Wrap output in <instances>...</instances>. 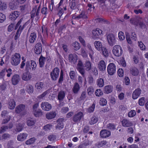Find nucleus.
Instances as JSON below:
<instances>
[{
    "mask_svg": "<svg viewBox=\"0 0 148 148\" xmlns=\"http://www.w3.org/2000/svg\"><path fill=\"white\" fill-rule=\"evenodd\" d=\"M21 56L19 53H16L13 55L11 58L10 62L13 66H17L20 63Z\"/></svg>",
    "mask_w": 148,
    "mask_h": 148,
    "instance_id": "nucleus-1",
    "label": "nucleus"
},
{
    "mask_svg": "<svg viewBox=\"0 0 148 148\" xmlns=\"http://www.w3.org/2000/svg\"><path fill=\"white\" fill-rule=\"evenodd\" d=\"M23 20V18H21L17 22L15 27L14 29L15 30L17 29L18 28L17 31L19 32L20 33H21L24 27L26 25V23H22Z\"/></svg>",
    "mask_w": 148,
    "mask_h": 148,
    "instance_id": "nucleus-2",
    "label": "nucleus"
},
{
    "mask_svg": "<svg viewBox=\"0 0 148 148\" xmlns=\"http://www.w3.org/2000/svg\"><path fill=\"white\" fill-rule=\"evenodd\" d=\"M122 49L120 46L116 45L113 48L112 52L114 56L117 57L121 56L122 53Z\"/></svg>",
    "mask_w": 148,
    "mask_h": 148,
    "instance_id": "nucleus-3",
    "label": "nucleus"
},
{
    "mask_svg": "<svg viewBox=\"0 0 148 148\" xmlns=\"http://www.w3.org/2000/svg\"><path fill=\"white\" fill-rule=\"evenodd\" d=\"M83 65L82 62L81 60H79L76 67V68L78 72L82 75L83 77L85 76V71L83 68Z\"/></svg>",
    "mask_w": 148,
    "mask_h": 148,
    "instance_id": "nucleus-4",
    "label": "nucleus"
},
{
    "mask_svg": "<svg viewBox=\"0 0 148 148\" xmlns=\"http://www.w3.org/2000/svg\"><path fill=\"white\" fill-rule=\"evenodd\" d=\"M107 71L108 74L110 75H113L116 72V67L115 65L113 63H110L107 67Z\"/></svg>",
    "mask_w": 148,
    "mask_h": 148,
    "instance_id": "nucleus-5",
    "label": "nucleus"
},
{
    "mask_svg": "<svg viewBox=\"0 0 148 148\" xmlns=\"http://www.w3.org/2000/svg\"><path fill=\"white\" fill-rule=\"evenodd\" d=\"M60 70L57 67L55 68L50 73V75L52 79L55 81L58 77Z\"/></svg>",
    "mask_w": 148,
    "mask_h": 148,
    "instance_id": "nucleus-6",
    "label": "nucleus"
},
{
    "mask_svg": "<svg viewBox=\"0 0 148 148\" xmlns=\"http://www.w3.org/2000/svg\"><path fill=\"white\" fill-rule=\"evenodd\" d=\"M84 116L83 113L79 112L74 115L72 120L74 122H79Z\"/></svg>",
    "mask_w": 148,
    "mask_h": 148,
    "instance_id": "nucleus-7",
    "label": "nucleus"
},
{
    "mask_svg": "<svg viewBox=\"0 0 148 148\" xmlns=\"http://www.w3.org/2000/svg\"><path fill=\"white\" fill-rule=\"evenodd\" d=\"M102 31L99 28H97L93 30L92 31V38L94 39H96L99 38V36L102 34Z\"/></svg>",
    "mask_w": 148,
    "mask_h": 148,
    "instance_id": "nucleus-8",
    "label": "nucleus"
},
{
    "mask_svg": "<svg viewBox=\"0 0 148 148\" xmlns=\"http://www.w3.org/2000/svg\"><path fill=\"white\" fill-rule=\"evenodd\" d=\"M107 38L108 43L110 45H113L115 43V36L113 34H109L107 36Z\"/></svg>",
    "mask_w": 148,
    "mask_h": 148,
    "instance_id": "nucleus-9",
    "label": "nucleus"
},
{
    "mask_svg": "<svg viewBox=\"0 0 148 148\" xmlns=\"http://www.w3.org/2000/svg\"><path fill=\"white\" fill-rule=\"evenodd\" d=\"M64 121V119L63 118H60L57 121V124L55 126V128L57 130H60L63 128L64 125L63 122Z\"/></svg>",
    "mask_w": 148,
    "mask_h": 148,
    "instance_id": "nucleus-10",
    "label": "nucleus"
},
{
    "mask_svg": "<svg viewBox=\"0 0 148 148\" xmlns=\"http://www.w3.org/2000/svg\"><path fill=\"white\" fill-rule=\"evenodd\" d=\"M77 60V56L75 53L69 54V60L71 64H74Z\"/></svg>",
    "mask_w": 148,
    "mask_h": 148,
    "instance_id": "nucleus-11",
    "label": "nucleus"
},
{
    "mask_svg": "<svg viewBox=\"0 0 148 148\" xmlns=\"http://www.w3.org/2000/svg\"><path fill=\"white\" fill-rule=\"evenodd\" d=\"M42 44L40 43H36L35 45L34 51L36 54H40L42 51Z\"/></svg>",
    "mask_w": 148,
    "mask_h": 148,
    "instance_id": "nucleus-12",
    "label": "nucleus"
},
{
    "mask_svg": "<svg viewBox=\"0 0 148 148\" xmlns=\"http://www.w3.org/2000/svg\"><path fill=\"white\" fill-rule=\"evenodd\" d=\"M41 107L43 110L47 111H49L52 108L51 104L47 102L42 103Z\"/></svg>",
    "mask_w": 148,
    "mask_h": 148,
    "instance_id": "nucleus-13",
    "label": "nucleus"
},
{
    "mask_svg": "<svg viewBox=\"0 0 148 148\" xmlns=\"http://www.w3.org/2000/svg\"><path fill=\"white\" fill-rule=\"evenodd\" d=\"M97 67L99 70L101 71H103L106 69V64L104 60L100 61L98 64Z\"/></svg>",
    "mask_w": 148,
    "mask_h": 148,
    "instance_id": "nucleus-14",
    "label": "nucleus"
},
{
    "mask_svg": "<svg viewBox=\"0 0 148 148\" xmlns=\"http://www.w3.org/2000/svg\"><path fill=\"white\" fill-rule=\"evenodd\" d=\"M20 80V76L18 74H15L12 77L11 81L13 85H15L17 84Z\"/></svg>",
    "mask_w": 148,
    "mask_h": 148,
    "instance_id": "nucleus-15",
    "label": "nucleus"
},
{
    "mask_svg": "<svg viewBox=\"0 0 148 148\" xmlns=\"http://www.w3.org/2000/svg\"><path fill=\"white\" fill-rule=\"evenodd\" d=\"M141 90L140 88H137L133 92L132 98L134 99H136L139 96L141 93Z\"/></svg>",
    "mask_w": 148,
    "mask_h": 148,
    "instance_id": "nucleus-16",
    "label": "nucleus"
},
{
    "mask_svg": "<svg viewBox=\"0 0 148 148\" xmlns=\"http://www.w3.org/2000/svg\"><path fill=\"white\" fill-rule=\"evenodd\" d=\"M20 15L19 12L14 11L11 13L9 16V18L11 20L14 21Z\"/></svg>",
    "mask_w": 148,
    "mask_h": 148,
    "instance_id": "nucleus-17",
    "label": "nucleus"
},
{
    "mask_svg": "<svg viewBox=\"0 0 148 148\" xmlns=\"http://www.w3.org/2000/svg\"><path fill=\"white\" fill-rule=\"evenodd\" d=\"M31 73L28 72H26L23 73L22 78L23 80L28 81L30 80L32 78Z\"/></svg>",
    "mask_w": 148,
    "mask_h": 148,
    "instance_id": "nucleus-18",
    "label": "nucleus"
},
{
    "mask_svg": "<svg viewBox=\"0 0 148 148\" xmlns=\"http://www.w3.org/2000/svg\"><path fill=\"white\" fill-rule=\"evenodd\" d=\"M122 126L124 127H129L133 125V123L131 121L126 119H123L121 121Z\"/></svg>",
    "mask_w": 148,
    "mask_h": 148,
    "instance_id": "nucleus-19",
    "label": "nucleus"
},
{
    "mask_svg": "<svg viewBox=\"0 0 148 148\" xmlns=\"http://www.w3.org/2000/svg\"><path fill=\"white\" fill-rule=\"evenodd\" d=\"M111 133L110 131L106 130H101L100 133L101 137L103 138H106L110 136Z\"/></svg>",
    "mask_w": 148,
    "mask_h": 148,
    "instance_id": "nucleus-20",
    "label": "nucleus"
},
{
    "mask_svg": "<svg viewBox=\"0 0 148 148\" xmlns=\"http://www.w3.org/2000/svg\"><path fill=\"white\" fill-rule=\"evenodd\" d=\"M69 9L71 12L78 8L76 6L75 0H72L69 3Z\"/></svg>",
    "mask_w": 148,
    "mask_h": 148,
    "instance_id": "nucleus-21",
    "label": "nucleus"
},
{
    "mask_svg": "<svg viewBox=\"0 0 148 148\" xmlns=\"http://www.w3.org/2000/svg\"><path fill=\"white\" fill-rule=\"evenodd\" d=\"M130 73L133 76H137L139 73V70L135 67H132L130 68Z\"/></svg>",
    "mask_w": 148,
    "mask_h": 148,
    "instance_id": "nucleus-22",
    "label": "nucleus"
},
{
    "mask_svg": "<svg viewBox=\"0 0 148 148\" xmlns=\"http://www.w3.org/2000/svg\"><path fill=\"white\" fill-rule=\"evenodd\" d=\"M25 108V106L23 104H20L17 106L15 109V112L17 113H20L23 111Z\"/></svg>",
    "mask_w": 148,
    "mask_h": 148,
    "instance_id": "nucleus-23",
    "label": "nucleus"
},
{
    "mask_svg": "<svg viewBox=\"0 0 148 148\" xmlns=\"http://www.w3.org/2000/svg\"><path fill=\"white\" fill-rule=\"evenodd\" d=\"M27 135L26 133H20L17 136V139L19 141H23L26 138Z\"/></svg>",
    "mask_w": 148,
    "mask_h": 148,
    "instance_id": "nucleus-24",
    "label": "nucleus"
},
{
    "mask_svg": "<svg viewBox=\"0 0 148 148\" xmlns=\"http://www.w3.org/2000/svg\"><path fill=\"white\" fill-rule=\"evenodd\" d=\"M37 36L36 34L34 32L31 33L29 38V41L30 43H34L36 41Z\"/></svg>",
    "mask_w": 148,
    "mask_h": 148,
    "instance_id": "nucleus-25",
    "label": "nucleus"
},
{
    "mask_svg": "<svg viewBox=\"0 0 148 148\" xmlns=\"http://www.w3.org/2000/svg\"><path fill=\"white\" fill-rule=\"evenodd\" d=\"M65 92L64 91L61 90L58 93V99L59 101H62L65 98Z\"/></svg>",
    "mask_w": 148,
    "mask_h": 148,
    "instance_id": "nucleus-26",
    "label": "nucleus"
},
{
    "mask_svg": "<svg viewBox=\"0 0 148 148\" xmlns=\"http://www.w3.org/2000/svg\"><path fill=\"white\" fill-rule=\"evenodd\" d=\"M113 89V88L112 86L110 85H107L104 87L103 91L105 93L108 94L112 91Z\"/></svg>",
    "mask_w": 148,
    "mask_h": 148,
    "instance_id": "nucleus-27",
    "label": "nucleus"
},
{
    "mask_svg": "<svg viewBox=\"0 0 148 148\" xmlns=\"http://www.w3.org/2000/svg\"><path fill=\"white\" fill-rule=\"evenodd\" d=\"M56 115L55 111H52L46 114V117L48 119H51L54 118Z\"/></svg>",
    "mask_w": 148,
    "mask_h": 148,
    "instance_id": "nucleus-28",
    "label": "nucleus"
},
{
    "mask_svg": "<svg viewBox=\"0 0 148 148\" xmlns=\"http://www.w3.org/2000/svg\"><path fill=\"white\" fill-rule=\"evenodd\" d=\"M80 89L79 85L77 82H75L73 85L72 91L75 94L78 93Z\"/></svg>",
    "mask_w": 148,
    "mask_h": 148,
    "instance_id": "nucleus-29",
    "label": "nucleus"
},
{
    "mask_svg": "<svg viewBox=\"0 0 148 148\" xmlns=\"http://www.w3.org/2000/svg\"><path fill=\"white\" fill-rule=\"evenodd\" d=\"M13 124L12 123H10L8 126H3L0 129V133H2L4 132L7 130L8 129H11L12 128Z\"/></svg>",
    "mask_w": 148,
    "mask_h": 148,
    "instance_id": "nucleus-30",
    "label": "nucleus"
},
{
    "mask_svg": "<svg viewBox=\"0 0 148 148\" xmlns=\"http://www.w3.org/2000/svg\"><path fill=\"white\" fill-rule=\"evenodd\" d=\"M94 45L96 49L98 51H100L102 49V48L104 47L102 45L101 42L99 41H95L94 42Z\"/></svg>",
    "mask_w": 148,
    "mask_h": 148,
    "instance_id": "nucleus-31",
    "label": "nucleus"
},
{
    "mask_svg": "<svg viewBox=\"0 0 148 148\" xmlns=\"http://www.w3.org/2000/svg\"><path fill=\"white\" fill-rule=\"evenodd\" d=\"M46 59V58L43 57L42 55L40 57L39 59V62L40 67H42L44 66Z\"/></svg>",
    "mask_w": 148,
    "mask_h": 148,
    "instance_id": "nucleus-32",
    "label": "nucleus"
},
{
    "mask_svg": "<svg viewBox=\"0 0 148 148\" xmlns=\"http://www.w3.org/2000/svg\"><path fill=\"white\" fill-rule=\"evenodd\" d=\"M24 125V123H19L17 124L16 125L15 131L18 132L21 131L23 129Z\"/></svg>",
    "mask_w": 148,
    "mask_h": 148,
    "instance_id": "nucleus-33",
    "label": "nucleus"
},
{
    "mask_svg": "<svg viewBox=\"0 0 148 148\" xmlns=\"http://www.w3.org/2000/svg\"><path fill=\"white\" fill-rule=\"evenodd\" d=\"M96 84L99 87H103L104 85V80L101 78H98Z\"/></svg>",
    "mask_w": 148,
    "mask_h": 148,
    "instance_id": "nucleus-34",
    "label": "nucleus"
},
{
    "mask_svg": "<svg viewBox=\"0 0 148 148\" xmlns=\"http://www.w3.org/2000/svg\"><path fill=\"white\" fill-rule=\"evenodd\" d=\"M91 63L89 60H86L85 62V67L87 71L90 70L91 68Z\"/></svg>",
    "mask_w": 148,
    "mask_h": 148,
    "instance_id": "nucleus-35",
    "label": "nucleus"
},
{
    "mask_svg": "<svg viewBox=\"0 0 148 148\" xmlns=\"http://www.w3.org/2000/svg\"><path fill=\"white\" fill-rule=\"evenodd\" d=\"M79 19H87L88 17L86 14L85 12L84 11H82L81 13L78 15Z\"/></svg>",
    "mask_w": 148,
    "mask_h": 148,
    "instance_id": "nucleus-36",
    "label": "nucleus"
},
{
    "mask_svg": "<svg viewBox=\"0 0 148 148\" xmlns=\"http://www.w3.org/2000/svg\"><path fill=\"white\" fill-rule=\"evenodd\" d=\"M87 47L89 50V56L91 59L92 58V55L94 54V51L92 48L90 44H88L87 45Z\"/></svg>",
    "mask_w": 148,
    "mask_h": 148,
    "instance_id": "nucleus-37",
    "label": "nucleus"
},
{
    "mask_svg": "<svg viewBox=\"0 0 148 148\" xmlns=\"http://www.w3.org/2000/svg\"><path fill=\"white\" fill-rule=\"evenodd\" d=\"M140 21V20L137 18H132L130 19V22L136 26H138Z\"/></svg>",
    "mask_w": 148,
    "mask_h": 148,
    "instance_id": "nucleus-38",
    "label": "nucleus"
},
{
    "mask_svg": "<svg viewBox=\"0 0 148 148\" xmlns=\"http://www.w3.org/2000/svg\"><path fill=\"white\" fill-rule=\"evenodd\" d=\"M16 106V103L13 100H11L9 103V108L10 109H13Z\"/></svg>",
    "mask_w": 148,
    "mask_h": 148,
    "instance_id": "nucleus-39",
    "label": "nucleus"
},
{
    "mask_svg": "<svg viewBox=\"0 0 148 148\" xmlns=\"http://www.w3.org/2000/svg\"><path fill=\"white\" fill-rule=\"evenodd\" d=\"M98 121V118L95 116H94L91 118L89 122V124L92 125L96 123Z\"/></svg>",
    "mask_w": 148,
    "mask_h": 148,
    "instance_id": "nucleus-40",
    "label": "nucleus"
},
{
    "mask_svg": "<svg viewBox=\"0 0 148 148\" xmlns=\"http://www.w3.org/2000/svg\"><path fill=\"white\" fill-rule=\"evenodd\" d=\"M33 112L34 115L36 117L41 116L42 115L41 110L39 109L36 110V111H33Z\"/></svg>",
    "mask_w": 148,
    "mask_h": 148,
    "instance_id": "nucleus-41",
    "label": "nucleus"
},
{
    "mask_svg": "<svg viewBox=\"0 0 148 148\" xmlns=\"http://www.w3.org/2000/svg\"><path fill=\"white\" fill-rule=\"evenodd\" d=\"M73 46L74 47V50L77 51L80 48V45L79 43L77 42H75L73 43Z\"/></svg>",
    "mask_w": 148,
    "mask_h": 148,
    "instance_id": "nucleus-42",
    "label": "nucleus"
},
{
    "mask_svg": "<svg viewBox=\"0 0 148 148\" xmlns=\"http://www.w3.org/2000/svg\"><path fill=\"white\" fill-rule=\"evenodd\" d=\"M6 4L4 2L0 0V10L3 11L6 9Z\"/></svg>",
    "mask_w": 148,
    "mask_h": 148,
    "instance_id": "nucleus-43",
    "label": "nucleus"
},
{
    "mask_svg": "<svg viewBox=\"0 0 148 148\" xmlns=\"http://www.w3.org/2000/svg\"><path fill=\"white\" fill-rule=\"evenodd\" d=\"M35 123V120L30 119L27 120V125L28 126H32Z\"/></svg>",
    "mask_w": 148,
    "mask_h": 148,
    "instance_id": "nucleus-44",
    "label": "nucleus"
},
{
    "mask_svg": "<svg viewBox=\"0 0 148 148\" xmlns=\"http://www.w3.org/2000/svg\"><path fill=\"white\" fill-rule=\"evenodd\" d=\"M107 144V142L106 140H103L98 142L96 145L98 148L100 147L105 145Z\"/></svg>",
    "mask_w": 148,
    "mask_h": 148,
    "instance_id": "nucleus-45",
    "label": "nucleus"
},
{
    "mask_svg": "<svg viewBox=\"0 0 148 148\" xmlns=\"http://www.w3.org/2000/svg\"><path fill=\"white\" fill-rule=\"evenodd\" d=\"M36 140V139L35 138H32L30 139L27 140L25 142V143L27 145L32 144L34 143Z\"/></svg>",
    "mask_w": 148,
    "mask_h": 148,
    "instance_id": "nucleus-46",
    "label": "nucleus"
},
{
    "mask_svg": "<svg viewBox=\"0 0 148 148\" xmlns=\"http://www.w3.org/2000/svg\"><path fill=\"white\" fill-rule=\"evenodd\" d=\"M102 51V53L103 56L105 57H107L108 56L109 54L108 52L107 49L105 47H104L102 48V49L101 50Z\"/></svg>",
    "mask_w": 148,
    "mask_h": 148,
    "instance_id": "nucleus-47",
    "label": "nucleus"
},
{
    "mask_svg": "<svg viewBox=\"0 0 148 148\" xmlns=\"http://www.w3.org/2000/svg\"><path fill=\"white\" fill-rule=\"evenodd\" d=\"M43 85L44 84L42 82H38L36 84L35 86L37 89H41L43 87Z\"/></svg>",
    "mask_w": 148,
    "mask_h": 148,
    "instance_id": "nucleus-48",
    "label": "nucleus"
},
{
    "mask_svg": "<svg viewBox=\"0 0 148 148\" xmlns=\"http://www.w3.org/2000/svg\"><path fill=\"white\" fill-rule=\"evenodd\" d=\"M31 67L32 71L35 70L37 66V64L36 62L34 60L31 61Z\"/></svg>",
    "mask_w": 148,
    "mask_h": 148,
    "instance_id": "nucleus-49",
    "label": "nucleus"
},
{
    "mask_svg": "<svg viewBox=\"0 0 148 148\" xmlns=\"http://www.w3.org/2000/svg\"><path fill=\"white\" fill-rule=\"evenodd\" d=\"M47 138L49 141L53 142L56 140V136L54 134H51L49 135Z\"/></svg>",
    "mask_w": 148,
    "mask_h": 148,
    "instance_id": "nucleus-50",
    "label": "nucleus"
},
{
    "mask_svg": "<svg viewBox=\"0 0 148 148\" xmlns=\"http://www.w3.org/2000/svg\"><path fill=\"white\" fill-rule=\"evenodd\" d=\"M103 92L101 89H97L96 90L95 92V95L97 97H99L103 95Z\"/></svg>",
    "mask_w": 148,
    "mask_h": 148,
    "instance_id": "nucleus-51",
    "label": "nucleus"
},
{
    "mask_svg": "<svg viewBox=\"0 0 148 148\" xmlns=\"http://www.w3.org/2000/svg\"><path fill=\"white\" fill-rule=\"evenodd\" d=\"M107 103L106 100L103 98H101L100 99L99 103L100 105L102 106H105Z\"/></svg>",
    "mask_w": 148,
    "mask_h": 148,
    "instance_id": "nucleus-52",
    "label": "nucleus"
},
{
    "mask_svg": "<svg viewBox=\"0 0 148 148\" xmlns=\"http://www.w3.org/2000/svg\"><path fill=\"white\" fill-rule=\"evenodd\" d=\"M27 91L28 93H32L34 91L33 86L31 85H29L27 86Z\"/></svg>",
    "mask_w": 148,
    "mask_h": 148,
    "instance_id": "nucleus-53",
    "label": "nucleus"
},
{
    "mask_svg": "<svg viewBox=\"0 0 148 148\" xmlns=\"http://www.w3.org/2000/svg\"><path fill=\"white\" fill-rule=\"evenodd\" d=\"M41 13L43 14L46 15L48 13V9L46 7H43L41 10Z\"/></svg>",
    "mask_w": 148,
    "mask_h": 148,
    "instance_id": "nucleus-54",
    "label": "nucleus"
},
{
    "mask_svg": "<svg viewBox=\"0 0 148 148\" xmlns=\"http://www.w3.org/2000/svg\"><path fill=\"white\" fill-rule=\"evenodd\" d=\"M88 94V95H91L93 94L94 91V89L92 86H90L87 89Z\"/></svg>",
    "mask_w": 148,
    "mask_h": 148,
    "instance_id": "nucleus-55",
    "label": "nucleus"
},
{
    "mask_svg": "<svg viewBox=\"0 0 148 148\" xmlns=\"http://www.w3.org/2000/svg\"><path fill=\"white\" fill-rule=\"evenodd\" d=\"M118 37L120 40H123L125 39L124 33L122 32H119L118 34Z\"/></svg>",
    "mask_w": 148,
    "mask_h": 148,
    "instance_id": "nucleus-56",
    "label": "nucleus"
},
{
    "mask_svg": "<svg viewBox=\"0 0 148 148\" xmlns=\"http://www.w3.org/2000/svg\"><path fill=\"white\" fill-rule=\"evenodd\" d=\"M52 126L51 124H48L45 125L43 127V129L45 131H48L51 129Z\"/></svg>",
    "mask_w": 148,
    "mask_h": 148,
    "instance_id": "nucleus-57",
    "label": "nucleus"
},
{
    "mask_svg": "<svg viewBox=\"0 0 148 148\" xmlns=\"http://www.w3.org/2000/svg\"><path fill=\"white\" fill-rule=\"evenodd\" d=\"M117 73L119 77H122L124 74V71L121 68H120L118 70Z\"/></svg>",
    "mask_w": 148,
    "mask_h": 148,
    "instance_id": "nucleus-58",
    "label": "nucleus"
},
{
    "mask_svg": "<svg viewBox=\"0 0 148 148\" xmlns=\"http://www.w3.org/2000/svg\"><path fill=\"white\" fill-rule=\"evenodd\" d=\"M5 69V73H7V76L8 77H10L11 75L12 74V70L10 69L9 68L8 69Z\"/></svg>",
    "mask_w": 148,
    "mask_h": 148,
    "instance_id": "nucleus-59",
    "label": "nucleus"
},
{
    "mask_svg": "<svg viewBox=\"0 0 148 148\" xmlns=\"http://www.w3.org/2000/svg\"><path fill=\"white\" fill-rule=\"evenodd\" d=\"M58 15L59 17L60 18L63 14H64V11L62 8L58 9Z\"/></svg>",
    "mask_w": 148,
    "mask_h": 148,
    "instance_id": "nucleus-60",
    "label": "nucleus"
},
{
    "mask_svg": "<svg viewBox=\"0 0 148 148\" xmlns=\"http://www.w3.org/2000/svg\"><path fill=\"white\" fill-rule=\"evenodd\" d=\"M14 27V23H12L10 24L8 27V30L9 32H11L12 31Z\"/></svg>",
    "mask_w": 148,
    "mask_h": 148,
    "instance_id": "nucleus-61",
    "label": "nucleus"
},
{
    "mask_svg": "<svg viewBox=\"0 0 148 148\" xmlns=\"http://www.w3.org/2000/svg\"><path fill=\"white\" fill-rule=\"evenodd\" d=\"M6 17L5 15L2 13L0 12V23H2L5 20Z\"/></svg>",
    "mask_w": 148,
    "mask_h": 148,
    "instance_id": "nucleus-62",
    "label": "nucleus"
},
{
    "mask_svg": "<svg viewBox=\"0 0 148 148\" xmlns=\"http://www.w3.org/2000/svg\"><path fill=\"white\" fill-rule=\"evenodd\" d=\"M136 114L134 110H132L128 113V116L130 117H132L135 115Z\"/></svg>",
    "mask_w": 148,
    "mask_h": 148,
    "instance_id": "nucleus-63",
    "label": "nucleus"
},
{
    "mask_svg": "<svg viewBox=\"0 0 148 148\" xmlns=\"http://www.w3.org/2000/svg\"><path fill=\"white\" fill-rule=\"evenodd\" d=\"M95 107V105L93 103L91 106L90 107L87 109V112L89 113H91L93 112Z\"/></svg>",
    "mask_w": 148,
    "mask_h": 148,
    "instance_id": "nucleus-64",
    "label": "nucleus"
}]
</instances>
